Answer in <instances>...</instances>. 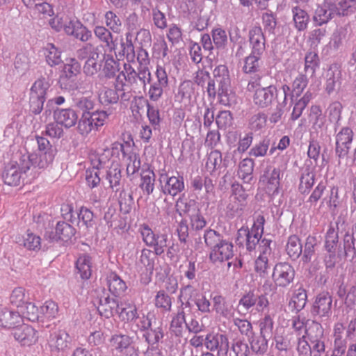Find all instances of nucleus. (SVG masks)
I'll return each instance as SVG.
<instances>
[{"mask_svg":"<svg viewBox=\"0 0 356 356\" xmlns=\"http://www.w3.org/2000/svg\"><path fill=\"white\" fill-rule=\"evenodd\" d=\"M213 78L210 76L207 81V92L209 97L214 99L216 96L223 102V97H227L231 87V79L227 67L220 65L213 72Z\"/></svg>","mask_w":356,"mask_h":356,"instance_id":"obj_1","label":"nucleus"},{"mask_svg":"<svg viewBox=\"0 0 356 356\" xmlns=\"http://www.w3.org/2000/svg\"><path fill=\"white\" fill-rule=\"evenodd\" d=\"M265 79V77L257 76L254 81H249L247 86V90L250 92L254 90L253 102L261 108L270 106L275 98V93L277 92V87Z\"/></svg>","mask_w":356,"mask_h":356,"instance_id":"obj_2","label":"nucleus"},{"mask_svg":"<svg viewBox=\"0 0 356 356\" xmlns=\"http://www.w3.org/2000/svg\"><path fill=\"white\" fill-rule=\"evenodd\" d=\"M337 231L333 227H330L325 236L324 248L326 252L325 263L326 268L334 267L337 259L344 258L346 259V254L343 253L344 245L341 246L339 241V223L337 222Z\"/></svg>","mask_w":356,"mask_h":356,"instance_id":"obj_3","label":"nucleus"},{"mask_svg":"<svg viewBox=\"0 0 356 356\" xmlns=\"http://www.w3.org/2000/svg\"><path fill=\"white\" fill-rule=\"evenodd\" d=\"M56 154L51 152H35L29 155L21 156V168L26 172L31 167L44 169L47 168L54 161Z\"/></svg>","mask_w":356,"mask_h":356,"instance_id":"obj_4","label":"nucleus"},{"mask_svg":"<svg viewBox=\"0 0 356 356\" xmlns=\"http://www.w3.org/2000/svg\"><path fill=\"white\" fill-rule=\"evenodd\" d=\"M295 270L288 262H279L275 264L272 274V279L276 287L286 288L293 283Z\"/></svg>","mask_w":356,"mask_h":356,"instance_id":"obj_5","label":"nucleus"},{"mask_svg":"<svg viewBox=\"0 0 356 356\" xmlns=\"http://www.w3.org/2000/svg\"><path fill=\"white\" fill-rule=\"evenodd\" d=\"M332 296L328 292L318 294L313 302L311 314L314 316L329 318L332 314Z\"/></svg>","mask_w":356,"mask_h":356,"instance_id":"obj_6","label":"nucleus"},{"mask_svg":"<svg viewBox=\"0 0 356 356\" xmlns=\"http://www.w3.org/2000/svg\"><path fill=\"white\" fill-rule=\"evenodd\" d=\"M269 305L266 295L260 294L254 290L245 293L239 300L238 306H242L245 310H249L254 306L257 312H263Z\"/></svg>","mask_w":356,"mask_h":356,"instance_id":"obj_7","label":"nucleus"},{"mask_svg":"<svg viewBox=\"0 0 356 356\" xmlns=\"http://www.w3.org/2000/svg\"><path fill=\"white\" fill-rule=\"evenodd\" d=\"M76 229L72 225L65 221H58L55 227V232L46 231L44 238L49 242L58 241H67L74 236Z\"/></svg>","mask_w":356,"mask_h":356,"instance_id":"obj_8","label":"nucleus"},{"mask_svg":"<svg viewBox=\"0 0 356 356\" xmlns=\"http://www.w3.org/2000/svg\"><path fill=\"white\" fill-rule=\"evenodd\" d=\"M229 344V339L226 334L209 333L206 335L205 347L211 352L217 351L218 356H225L227 354Z\"/></svg>","mask_w":356,"mask_h":356,"instance_id":"obj_9","label":"nucleus"},{"mask_svg":"<svg viewBox=\"0 0 356 356\" xmlns=\"http://www.w3.org/2000/svg\"><path fill=\"white\" fill-rule=\"evenodd\" d=\"M48 345L51 352L65 351L70 348L71 339L68 333L61 329L51 330L47 339Z\"/></svg>","mask_w":356,"mask_h":356,"instance_id":"obj_10","label":"nucleus"},{"mask_svg":"<svg viewBox=\"0 0 356 356\" xmlns=\"http://www.w3.org/2000/svg\"><path fill=\"white\" fill-rule=\"evenodd\" d=\"M111 343L124 356H138V350L133 345V339L127 334L113 335Z\"/></svg>","mask_w":356,"mask_h":356,"instance_id":"obj_11","label":"nucleus"},{"mask_svg":"<svg viewBox=\"0 0 356 356\" xmlns=\"http://www.w3.org/2000/svg\"><path fill=\"white\" fill-rule=\"evenodd\" d=\"M98 303L99 314L107 318L113 316L115 313L123 314L126 312V308L122 307L117 299L111 298L109 296L100 297Z\"/></svg>","mask_w":356,"mask_h":356,"instance_id":"obj_12","label":"nucleus"},{"mask_svg":"<svg viewBox=\"0 0 356 356\" xmlns=\"http://www.w3.org/2000/svg\"><path fill=\"white\" fill-rule=\"evenodd\" d=\"M15 340L22 346H30L38 341L37 332L28 325H19L13 329L12 332Z\"/></svg>","mask_w":356,"mask_h":356,"instance_id":"obj_13","label":"nucleus"},{"mask_svg":"<svg viewBox=\"0 0 356 356\" xmlns=\"http://www.w3.org/2000/svg\"><path fill=\"white\" fill-rule=\"evenodd\" d=\"M156 74L157 81L150 85L148 92L149 99L154 102H157L162 97L163 88L168 84V79L165 69L158 67Z\"/></svg>","mask_w":356,"mask_h":356,"instance_id":"obj_14","label":"nucleus"},{"mask_svg":"<svg viewBox=\"0 0 356 356\" xmlns=\"http://www.w3.org/2000/svg\"><path fill=\"white\" fill-rule=\"evenodd\" d=\"M337 15H341L337 5H330L325 3L323 6L318 7L313 16V21L316 26H322L327 24Z\"/></svg>","mask_w":356,"mask_h":356,"instance_id":"obj_15","label":"nucleus"},{"mask_svg":"<svg viewBox=\"0 0 356 356\" xmlns=\"http://www.w3.org/2000/svg\"><path fill=\"white\" fill-rule=\"evenodd\" d=\"M251 53L261 56L266 50V38L260 26L252 27L248 33Z\"/></svg>","mask_w":356,"mask_h":356,"instance_id":"obj_16","label":"nucleus"},{"mask_svg":"<svg viewBox=\"0 0 356 356\" xmlns=\"http://www.w3.org/2000/svg\"><path fill=\"white\" fill-rule=\"evenodd\" d=\"M65 32L67 35L73 36L83 42L92 38L91 31L78 20L68 21L67 26L65 27Z\"/></svg>","mask_w":356,"mask_h":356,"instance_id":"obj_17","label":"nucleus"},{"mask_svg":"<svg viewBox=\"0 0 356 356\" xmlns=\"http://www.w3.org/2000/svg\"><path fill=\"white\" fill-rule=\"evenodd\" d=\"M25 173L21 168V158L19 163L10 162L4 169L2 178L6 184L9 186H17L19 184L21 174Z\"/></svg>","mask_w":356,"mask_h":356,"instance_id":"obj_18","label":"nucleus"},{"mask_svg":"<svg viewBox=\"0 0 356 356\" xmlns=\"http://www.w3.org/2000/svg\"><path fill=\"white\" fill-rule=\"evenodd\" d=\"M105 179L108 182L109 187L115 192L120 190L122 186V168L118 162L112 161L106 171Z\"/></svg>","mask_w":356,"mask_h":356,"instance_id":"obj_19","label":"nucleus"},{"mask_svg":"<svg viewBox=\"0 0 356 356\" xmlns=\"http://www.w3.org/2000/svg\"><path fill=\"white\" fill-rule=\"evenodd\" d=\"M54 117L58 124L67 129L74 127L78 122V115L72 108H57L54 112Z\"/></svg>","mask_w":356,"mask_h":356,"instance_id":"obj_20","label":"nucleus"},{"mask_svg":"<svg viewBox=\"0 0 356 356\" xmlns=\"http://www.w3.org/2000/svg\"><path fill=\"white\" fill-rule=\"evenodd\" d=\"M165 185H161V192L164 195L175 196L184 190V180L182 176L178 175L168 177L165 175Z\"/></svg>","mask_w":356,"mask_h":356,"instance_id":"obj_21","label":"nucleus"},{"mask_svg":"<svg viewBox=\"0 0 356 356\" xmlns=\"http://www.w3.org/2000/svg\"><path fill=\"white\" fill-rule=\"evenodd\" d=\"M23 320L17 312H13L6 308L0 309V327L14 329L22 324Z\"/></svg>","mask_w":356,"mask_h":356,"instance_id":"obj_22","label":"nucleus"},{"mask_svg":"<svg viewBox=\"0 0 356 356\" xmlns=\"http://www.w3.org/2000/svg\"><path fill=\"white\" fill-rule=\"evenodd\" d=\"M203 238L206 246L210 250V252L217 251L227 241L221 234L212 229H207Z\"/></svg>","mask_w":356,"mask_h":356,"instance_id":"obj_23","label":"nucleus"},{"mask_svg":"<svg viewBox=\"0 0 356 356\" xmlns=\"http://www.w3.org/2000/svg\"><path fill=\"white\" fill-rule=\"evenodd\" d=\"M234 245L232 242L227 241L224 243V245L220 249H218L217 251H214L213 252H209V259L210 261L215 263H222L224 261H228L234 256L233 251Z\"/></svg>","mask_w":356,"mask_h":356,"instance_id":"obj_24","label":"nucleus"},{"mask_svg":"<svg viewBox=\"0 0 356 356\" xmlns=\"http://www.w3.org/2000/svg\"><path fill=\"white\" fill-rule=\"evenodd\" d=\"M341 72L337 65L331 66L326 72L325 90L331 94L341 86Z\"/></svg>","mask_w":356,"mask_h":356,"instance_id":"obj_25","label":"nucleus"},{"mask_svg":"<svg viewBox=\"0 0 356 356\" xmlns=\"http://www.w3.org/2000/svg\"><path fill=\"white\" fill-rule=\"evenodd\" d=\"M281 170L279 168H268L264 176L268 179V190L270 195L275 196L278 194L280 185Z\"/></svg>","mask_w":356,"mask_h":356,"instance_id":"obj_26","label":"nucleus"},{"mask_svg":"<svg viewBox=\"0 0 356 356\" xmlns=\"http://www.w3.org/2000/svg\"><path fill=\"white\" fill-rule=\"evenodd\" d=\"M108 290L114 296L118 297L125 292L127 286L115 273H111L106 277Z\"/></svg>","mask_w":356,"mask_h":356,"instance_id":"obj_27","label":"nucleus"},{"mask_svg":"<svg viewBox=\"0 0 356 356\" xmlns=\"http://www.w3.org/2000/svg\"><path fill=\"white\" fill-rule=\"evenodd\" d=\"M177 211L179 216L188 215L195 212L200 208L197 206V202L193 199H188L185 197L184 194H182L177 200L175 204Z\"/></svg>","mask_w":356,"mask_h":356,"instance_id":"obj_28","label":"nucleus"},{"mask_svg":"<svg viewBox=\"0 0 356 356\" xmlns=\"http://www.w3.org/2000/svg\"><path fill=\"white\" fill-rule=\"evenodd\" d=\"M270 339V338L260 334L256 335L254 332L252 337L248 339V341L253 353L262 355L266 353L268 349V341Z\"/></svg>","mask_w":356,"mask_h":356,"instance_id":"obj_29","label":"nucleus"},{"mask_svg":"<svg viewBox=\"0 0 356 356\" xmlns=\"http://www.w3.org/2000/svg\"><path fill=\"white\" fill-rule=\"evenodd\" d=\"M344 251L346 260L353 261L356 258V225L353 228L352 234L346 232L343 235Z\"/></svg>","mask_w":356,"mask_h":356,"instance_id":"obj_30","label":"nucleus"},{"mask_svg":"<svg viewBox=\"0 0 356 356\" xmlns=\"http://www.w3.org/2000/svg\"><path fill=\"white\" fill-rule=\"evenodd\" d=\"M292 14L295 28L298 31L306 30L310 21L307 12L300 6H295L292 8Z\"/></svg>","mask_w":356,"mask_h":356,"instance_id":"obj_31","label":"nucleus"},{"mask_svg":"<svg viewBox=\"0 0 356 356\" xmlns=\"http://www.w3.org/2000/svg\"><path fill=\"white\" fill-rule=\"evenodd\" d=\"M143 337L148 344L147 350H154L158 348L160 340L164 337V333L162 327L157 326L144 332Z\"/></svg>","mask_w":356,"mask_h":356,"instance_id":"obj_32","label":"nucleus"},{"mask_svg":"<svg viewBox=\"0 0 356 356\" xmlns=\"http://www.w3.org/2000/svg\"><path fill=\"white\" fill-rule=\"evenodd\" d=\"M17 243L29 250H39L41 247V238L39 236L27 231L23 236L16 238Z\"/></svg>","mask_w":356,"mask_h":356,"instance_id":"obj_33","label":"nucleus"},{"mask_svg":"<svg viewBox=\"0 0 356 356\" xmlns=\"http://www.w3.org/2000/svg\"><path fill=\"white\" fill-rule=\"evenodd\" d=\"M95 36L102 42L105 43V46L111 52L116 49V43L113 40L111 32L103 26H97L94 29Z\"/></svg>","mask_w":356,"mask_h":356,"instance_id":"obj_34","label":"nucleus"},{"mask_svg":"<svg viewBox=\"0 0 356 356\" xmlns=\"http://www.w3.org/2000/svg\"><path fill=\"white\" fill-rule=\"evenodd\" d=\"M254 165V162L250 158H245L240 162L238 175L243 182L249 184L252 180Z\"/></svg>","mask_w":356,"mask_h":356,"instance_id":"obj_35","label":"nucleus"},{"mask_svg":"<svg viewBox=\"0 0 356 356\" xmlns=\"http://www.w3.org/2000/svg\"><path fill=\"white\" fill-rule=\"evenodd\" d=\"M315 173L305 170L300 178L298 191L302 195L309 194L315 182Z\"/></svg>","mask_w":356,"mask_h":356,"instance_id":"obj_36","label":"nucleus"},{"mask_svg":"<svg viewBox=\"0 0 356 356\" xmlns=\"http://www.w3.org/2000/svg\"><path fill=\"white\" fill-rule=\"evenodd\" d=\"M307 301V294L305 289L299 288L296 290L291 301L289 302V307L292 310H295L296 313L303 309Z\"/></svg>","mask_w":356,"mask_h":356,"instance_id":"obj_37","label":"nucleus"},{"mask_svg":"<svg viewBox=\"0 0 356 356\" xmlns=\"http://www.w3.org/2000/svg\"><path fill=\"white\" fill-rule=\"evenodd\" d=\"M47 63L51 66H56L63 61L61 51L52 43H48L44 49Z\"/></svg>","mask_w":356,"mask_h":356,"instance_id":"obj_38","label":"nucleus"},{"mask_svg":"<svg viewBox=\"0 0 356 356\" xmlns=\"http://www.w3.org/2000/svg\"><path fill=\"white\" fill-rule=\"evenodd\" d=\"M286 251L291 259L296 260L299 258L302 252V245L298 236L291 235L289 237Z\"/></svg>","mask_w":356,"mask_h":356,"instance_id":"obj_39","label":"nucleus"},{"mask_svg":"<svg viewBox=\"0 0 356 356\" xmlns=\"http://www.w3.org/2000/svg\"><path fill=\"white\" fill-rule=\"evenodd\" d=\"M63 71L65 78L74 80L81 73V65L75 58H70L66 60Z\"/></svg>","mask_w":356,"mask_h":356,"instance_id":"obj_40","label":"nucleus"},{"mask_svg":"<svg viewBox=\"0 0 356 356\" xmlns=\"http://www.w3.org/2000/svg\"><path fill=\"white\" fill-rule=\"evenodd\" d=\"M156 175L153 170L147 169L143 170L141 174V183L140 184V188L147 193L150 195L153 193L154 189Z\"/></svg>","mask_w":356,"mask_h":356,"instance_id":"obj_41","label":"nucleus"},{"mask_svg":"<svg viewBox=\"0 0 356 356\" xmlns=\"http://www.w3.org/2000/svg\"><path fill=\"white\" fill-rule=\"evenodd\" d=\"M90 257L88 255H83L79 257L76 262V268L80 277L83 280L90 278L91 275Z\"/></svg>","mask_w":356,"mask_h":356,"instance_id":"obj_42","label":"nucleus"},{"mask_svg":"<svg viewBox=\"0 0 356 356\" xmlns=\"http://www.w3.org/2000/svg\"><path fill=\"white\" fill-rule=\"evenodd\" d=\"M320 59L317 53L308 51L305 57V70L310 73L311 76L315 75L316 70L319 67Z\"/></svg>","mask_w":356,"mask_h":356,"instance_id":"obj_43","label":"nucleus"},{"mask_svg":"<svg viewBox=\"0 0 356 356\" xmlns=\"http://www.w3.org/2000/svg\"><path fill=\"white\" fill-rule=\"evenodd\" d=\"M74 106L83 113H90L95 108V98L92 96H81L74 99Z\"/></svg>","mask_w":356,"mask_h":356,"instance_id":"obj_44","label":"nucleus"},{"mask_svg":"<svg viewBox=\"0 0 356 356\" xmlns=\"http://www.w3.org/2000/svg\"><path fill=\"white\" fill-rule=\"evenodd\" d=\"M104 60H105L103 67L104 76L108 79H113L116 76V72L119 70V64L116 62L112 56L104 54Z\"/></svg>","mask_w":356,"mask_h":356,"instance_id":"obj_45","label":"nucleus"},{"mask_svg":"<svg viewBox=\"0 0 356 356\" xmlns=\"http://www.w3.org/2000/svg\"><path fill=\"white\" fill-rule=\"evenodd\" d=\"M213 309L220 316L227 318L232 314V309L222 296H216L213 298Z\"/></svg>","mask_w":356,"mask_h":356,"instance_id":"obj_46","label":"nucleus"},{"mask_svg":"<svg viewBox=\"0 0 356 356\" xmlns=\"http://www.w3.org/2000/svg\"><path fill=\"white\" fill-rule=\"evenodd\" d=\"M306 337L309 341L318 340L319 339H325L324 335V329L321 323L316 321H312L305 331Z\"/></svg>","mask_w":356,"mask_h":356,"instance_id":"obj_47","label":"nucleus"},{"mask_svg":"<svg viewBox=\"0 0 356 356\" xmlns=\"http://www.w3.org/2000/svg\"><path fill=\"white\" fill-rule=\"evenodd\" d=\"M17 312L29 320L34 322L39 319V310L38 308L32 302L26 301L24 305L20 307Z\"/></svg>","mask_w":356,"mask_h":356,"instance_id":"obj_48","label":"nucleus"},{"mask_svg":"<svg viewBox=\"0 0 356 356\" xmlns=\"http://www.w3.org/2000/svg\"><path fill=\"white\" fill-rule=\"evenodd\" d=\"M121 50L119 51V54L123 56H126L128 61L134 60L135 58L134 46L131 40V35L129 33L126 34V41L121 40L120 42Z\"/></svg>","mask_w":356,"mask_h":356,"instance_id":"obj_49","label":"nucleus"},{"mask_svg":"<svg viewBox=\"0 0 356 356\" xmlns=\"http://www.w3.org/2000/svg\"><path fill=\"white\" fill-rule=\"evenodd\" d=\"M234 325L237 327L240 334L246 337L247 339L251 338L254 333L250 321L245 318H234Z\"/></svg>","mask_w":356,"mask_h":356,"instance_id":"obj_50","label":"nucleus"},{"mask_svg":"<svg viewBox=\"0 0 356 356\" xmlns=\"http://www.w3.org/2000/svg\"><path fill=\"white\" fill-rule=\"evenodd\" d=\"M350 145L351 144L336 140L334 152L338 159V165H341L342 163L346 162L348 160Z\"/></svg>","mask_w":356,"mask_h":356,"instance_id":"obj_51","label":"nucleus"},{"mask_svg":"<svg viewBox=\"0 0 356 356\" xmlns=\"http://www.w3.org/2000/svg\"><path fill=\"white\" fill-rule=\"evenodd\" d=\"M317 244V239L315 236H309L305 241L304 250H302V261L304 263L311 261L312 257L314 255L315 246Z\"/></svg>","mask_w":356,"mask_h":356,"instance_id":"obj_52","label":"nucleus"},{"mask_svg":"<svg viewBox=\"0 0 356 356\" xmlns=\"http://www.w3.org/2000/svg\"><path fill=\"white\" fill-rule=\"evenodd\" d=\"M154 304L156 307L164 312H170L172 307V298L163 290H161L155 296Z\"/></svg>","mask_w":356,"mask_h":356,"instance_id":"obj_53","label":"nucleus"},{"mask_svg":"<svg viewBox=\"0 0 356 356\" xmlns=\"http://www.w3.org/2000/svg\"><path fill=\"white\" fill-rule=\"evenodd\" d=\"M212 38L215 47L218 50H223L227 44V35L226 31L221 29L217 28L212 31Z\"/></svg>","mask_w":356,"mask_h":356,"instance_id":"obj_54","label":"nucleus"},{"mask_svg":"<svg viewBox=\"0 0 356 356\" xmlns=\"http://www.w3.org/2000/svg\"><path fill=\"white\" fill-rule=\"evenodd\" d=\"M50 84L44 77L39 78L33 84L30 95H36L40 97H46L47 90L49 89Z\"/></svg>","mask_w":356,"mask_h":356,"instance_id":"obj_55","label":"nucleus"},{"mask_svg":"<svg viewBox=\"0 0 356 356\" xmlns=\"http://www.w3.org/2000/svg\"><path fill=\"white\" fill-rule=\"evenodd\" d=\"M78 217L77 225L81 222L82 225L85 226L87 229L91 228L95 225L93 220L94 214L92 211L85 207H81L79 212L76 213Z\"/></svg>","mask_w":356,"mask_h":356,"instance_id":"obj_56","label":"nucleus"},{"mask_svg":"<svg viewBox=\"0 0 356 356\" xmlns=\"http://www.w3.org/2000/svg\"><path fill=\"white\" fill-rule=\"evenodd\" d=\"M274 322L269 314L265 315L259 321V334L271 339L273 333Z\"/></svg>","mask_w":356,"mask_h":356,"instance_id":"obj_57","label":"nucleus"},{"mask_svg":"<svg viewBox=\"0 0 356 356\" xmlns=\"http://www.w3.org/2000/svg\"><path fill=\"white\" fill-rule=\"evenodd\" d=\"M261 56H258L251 53L245 58V64L243 67V71L246 74L254 73L259 70V60Z\"/></svg>","mask_w":356,"mask_h":356,"instance_id":"obj_58","label":"nucleus"},{"mask_svg":"<svg viewBox=\"0 0 356 356\" xmlns=\"http://www.w3.org/2000/svg\"><path fill=\"white\" fill-rule=\"evenodd\" d=\"M155 255L154 251L152 252L147 248H143L141 251L140 261L145 266L147 271L149 272L151 274L153 273L154 268Z\"/></svg>","mask_w":356,"mask_h":356,"instance_id":"obj_59","label":"nucleus"},{"mask_svg":"<svg viewBox=\"0 0 356 356\" xmlns=\"http://www.w3.org/2000/svg\"><path fill=\"white\" fill-rule=\"evenodd\" d=\"M111 156L110 154V152L108 148H106L104 149L102 154L97 155L95 156V159L92 160V163L93 165V168L97 170H99L102 168H108L110 166V159Z\"/></svg>","mask_w":356,"mask_h":356,"instance_id":"obj_60","label":"nucleus"},{"mask_svg":"<svg viewBox=\"0 0 356 356\" xmlns=\"http://www.w3.org/2000/svg\"><path fill=\"white\" fill-rule=\"evenodd\" d=\"M77 123V130L81 135H86L95 129L92 120L90 118V113H82Z\"/></svg>","mask_w":356,"mask_h":356,"instance_id":"obj_61","label":"nucleus"},{"mask_svg":"<svg viewBox=\"0 0 356 356\" xmlns=\"http://www.w3.org/2000/svg\"><path fill=\"white\" fill-rule=\"evenodd\" d=\"M308 79L304 74H300L296 78L292 83L291 101L293 97H299L307 87Z\"/></svg>","mask_w":356,"mask_h":356,"instance_id":"obj_62","label":"nucleus"},{"mask_svg":"<svg viewBox=\"0 0 356 356\" xmlns=\"http://www.w3.org/2000/svg\"><path fill=\"white\" fill-rule=\"evenodd\" d=\"M216 123L220 129L225 130L233 123V117L229 111H221L216 118Z\"/></svg>","mask_w":356,"mask_h":356,"instance_id":"obj_63","label":"nucleus"},{"mask_svg":"<svg viewBox=\"0 0 356 356\" xmlns=\"http://www.w3.org/2000/svg\"><path fill=\"white\" fill-rule=\"evenodd\" d=\"M99 98L104 104H116L120 99L119 90H117L115 88L114 89L105 88L104 92L100 95Z\"/></svg>","mask_w":356,"mask_h":356,"instance_id":"obj_64","label":"nucleus"}]
</instances>
